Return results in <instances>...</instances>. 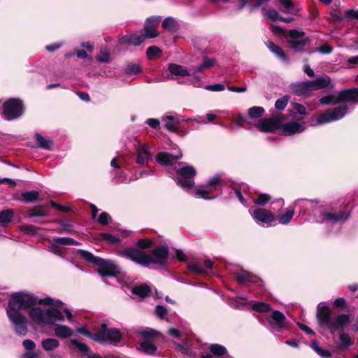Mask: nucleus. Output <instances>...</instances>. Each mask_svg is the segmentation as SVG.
<instances>
[{
    "label": "nucleus",
    "instance_id": "f257e3e1",
    "mask_svg": "<svg viewBox=\"0 0 358 358\" xmlns=\"http://www.w3.org/2000/svg\"><path fill=\"white\" fill-rule=\"evenodd\" d=\"M53 301L54 300L50 297L38 299L33 295L23 292L13 293L8 302L6 313L10 321L13 325L15 332L17 334L24 336L28 331L27 326V320L20 313L22 308H30L38 303L50 306L53 304Z\"/></svg>",
    "mask_w": 358,
    "mask_h": 358
},
{
    "label": "nucleus",
    "instance_id": "f03ea898",
    "mask_svg": "<svg viewBox=\"0 0 358 358\" xmlns=\"http://www.w3.org/2000/svg\"><path fill=\"white\" fill-rule=\"evenodd\" d=\"M316 316L320 327L329 330L331 334L339 332L338 345L341 350H346L354 344V338L343 331L344 327L350 322V315L341 313L334 317L332 310L325 303L321 302L317 305Z\"/></svg>",
    "mask_w": 358,
    "mask_h": 358
},
{
    "label": "nucleus",
    "instance_id": "7ed1b4c3",
    "mask_svg": "<svg viewBox=\"0 0 358 358\" xmlns=\"http://www.w3.org/2000/svg\"><path fill=\"white\" fill-rule=\"evenodd\" d=\"M119 255L145 267L152 264L165 266L169 257V248L167 246L160 245L148 254L135 248L127 247L120 250Z\"/></svg>",
    "mask_w": 358,
    "mask_h": 358
},
{
    "label": "nucleus",
    "instance_id": "20e7f679",
    "mask_svg": "<svg viewBox=\"0 0 358 358\" xmlns=\"http://www.w3.org/2000/svg\"><path fill=\"white\" fill-rule=\"evenodd\" d=\"M181 156V154L174 156L169 153L162 152L158 153L156 159L158 163L163 166H174V169L183 178V179H178L177 184L185 189H189L194 185L192 178L195 176L196 171L192 166H183L182 162H178Z\"/></svg>",
    "mask_w": 358,
    "mask_h": 358
},
{
    "label": "nucleus",
    "instance_id": "39448f33",
    "mask_svg": "<svg viewBox=\"0 0 358 358\" xmlns=\"http://www.w3.org/2000/svg\"><path fill=\"white\" fill-rule=\"evenodd\" d=\"M78 254L87 262L96 265L97 272L101 276H117L120 273L118 266L111 260L94 256L92 253L84 250H79Z\"/></svg>",
    "mask_w": 358,
    "mask_h": 358
},
{
    "label": "nucleus",
    "instance_id": "423d86ee",
    "mask_svg": "<svg viewBox=\"0 0 358 358\" xmlns=\"http://www.w3.org/2000/svg\"><path fill=\"white\" fill-rule=\"evenodd\" d=\"M357 101H358V88L341 90L337 95L329 94L320 99V103L322 105H336L339 103Z\"/></svg>",
    "mask_w": 358,
    "mask_h": 358
},
{
    "label": "nucleus",
    "instance_id": "0eeeda50",
    "mask_svg": "<svg viewBox=\"0 0 358 358\" xmlns=\"http://www.w3.org/2000/svg\"><path fill=\"white\" fill-rule=\"evenodd\" d=\"M24 110V106L21 100L10 99L3 103L1 115L5 120L10 121L20 117Z\"/></svg>",
    "mask_w": 358,
    "mask_h": 358
},
{
    "label": "nucleus",
    "instance_id": "6e6552de",
    "mask_svg": "<svg viewBox=\"0 0 358 358\" xmlns=\"http://www.w3.org/2000/svg\"><path fill=\"white\" fill-rule=\"evenodd\" d=\"M95 337V341L100 343L117 345L121 340L122 334L118 329L108 328L106 324H102Z\"/></svg>",
    "mask_w": 358,
    "mask_h": 358
},
{
    "label": "nucleus",
    "instance_id": "1a4fd4ad",
    "mask_svg": "<svg viewBox=\"0 0 358 358\" xmlns=\"http://www.w3.org/2000/svg\"><path fill=\"white\" fill-rule=\"evenodd\" d=\"M345 103V102L343 103V104L338 107L327 110L324 113H321L317 118V124H326L343 118L348 110V108Z\"/></svg>",
    "mask_w": 358,
    "mask_h": 358
},
{
    "label": "nucleus",
    "instance_id": "9d476101",
    "mask_svg": "<svg viewBox=\"0 0 358 358\" xmlns=\"http://www.w3.org/2000/svg\"><path fill=\"white\" fill-rule=\"evenodd\" d=\"M221 176L219 174L214 176L210 178L206 187L203 188H199L195 191V196L197 198H203L205 199H212L214 197H206V194H211L214 190L217 189V187L220 186Z\"/></svg>",
    "mask_w": 358,
    "mask_h": 358
},
{
    "label": "nucleus",
    "instance_id": "9b49d317",
    "mask_svg": "<svg viewBox=\"0 0 358 358\" xmlns=\"http://www.w3.org/2000/svg\"><path fill=\"white\" fill-rule=\"evenodd\" d=\"M162 17L160 16H152L146 20L142 31L148 38H153L158 36L159 33L157 27L159 26Z\"/></svg>",
    "mask_w": 358,
    "mask_h": 358
},
{
    "label": "nucleus",
    "instance_id": "f8f14e48",
    "mask_svg": "<svg viewBox=\"0 0 358 358\" xmlns=\"http://www.w3.org/2000/svg\"><path fill=\"white\" fill-rule=\"evenodd\" d=\"M289 36L288 43L290 47L296 51L301 50L308 42L307 39L302 38L304 36V32L303 31L292 29L289 31Z\"/></svg>",
    "mask_w": 358,
    "mask_h": 358
},
{
    "label": "nucleus",
    "instance_id": "ddd939ff",
    "mask_svg": "<svg viewBox=\"0 0 358 358\" xmlns=\"http://www.w3.org/2000/svg\"><path fill=\"white\" fill-rule=\"evenodd\" d=\"M280 127V122L275 117L261 119L256 124V127L262 132H272Z\"/></svg>",
    "mask_w": 358,
    "mask_h": 358
},
{
    "label": "nucleus",
    "instance_id": "4468645a",
    "mask_svg": "<svg viewBox=\"0 0 358 358\" xmlns=\"http://www.w3.org/2000/svg\"><path fill=\"white\" fill-rule=\"evenodd\" d=\"M30 318L36 324H50L49 318L48 317L47 310L45 311L41 308H30L29 312Z\"/></svg>",
    "mask_w": 358,
    "mask_h": 358
},
{
    "label": "nucleus",
    "instance_id": "2eb2a0df",
    "mask_svg": "<svg viewBox=\"0 0 358 358\" xmlns=\"http://www.w3.org/2000/svg\"><path fill=\"white\" fill-rule=\"evenodd\" d=\"M306 129V123L289 122L282 126V133L285 136H291L295 134L301 133Z\"/></svg>",
    "mask_w": 358,
    "mask_h": 358
},
{
    "label": "nucleus",
    "instance_id": "dca6fc26",
    "mask_svg": "<svg viewBox=\"0 0 358 358\" xmlns=\"http://www.w3.org/2000/svg\"><path fill=\"white\" fill-rule=\"evenodd\" d=\"M289 88L297 96H308L312 92L309 80L292 83Z\"/></svg>",
    "mask_w": 358,
    "mask_h": 358
},
{
    "label": "nucleus",
    "instance_id": "f3484780",
    "mask_svg": "<svg viewBox=\"0 0 358 358\" xmlns=\"http://www.w3.org/2000/svg\"><path fill=\"white\" fill-rule=\"evenodd\" d=\"M350 215L345 211H339L335 213H323L321 215V222H327L336 223L338 222L345 221L348 219Z\"/></svg>",
    "mask_w": 358,
    "mask_h": 358
},
{
    "label": "nucleus",
    "instance_id": "a211bd4d",
    "mask_svg": "<svg viewBox=\"0 0 358 358\" xmlns=\"http://www.w3.org/2000/svg\"><path fill=\"white\" fill-rule=\"evenodd\" d=\"M252 217L255 220L258 222H261L263 224H269L274 221L275 216L268 210L259 208L254 211Z\"/></svg>",
    "mask_w": 358,
    "mask_h": 358
},
{
    "label": "nucleus",
    "instance_id": "6ab92c4d",
    "mask_svg": "<svg viewBox=\"0 0 358 358\" xmlns=\"http://www.w3.org/2000/svg\"><path fill=\"white\" fill-rule=\"evenodd\" d=\"M236 279L241 285L257 283L260 280L257 275L244 270L236 274Z\"/></svg>",
    "mask_w": 358,
    "mask_h": 358
},
{
    "label": "nucleus",
    "instance_id": "aec40b11",
    "mask_svg": "<svg viewBox=\"0 0 358 358\" xmlns=\"http://www.w3.org/2000/svg\"><path fill=\"white\" fill-rule=\"evenodd\" d=\"M185 121L184 119L175 118L172 115H167L162 118L164 127L169 131L176 132L181 122Z\"/></svg>",
    "mask_w": 358,
    "mask_h": 358
},
{
    "label": "nucleus",
    "instance_id": "412c9836",
    "mask_svg": "<svg viewBox=\"0 0 358 358\" xmlns=\"http://www.w3.org/2000/svg\"><path fill=\"white\" fill-rule=\"evenodd\" d=\"M287 319L284 314L278 310H274L271 314V320L270 323L280 329L286 326Z\"/></svg>",
    "mask_w": 358,
    "mask_h": 358
},
{
    "label": "nucleus",
    "instance_id": "4be33fe9",
    "mask_svg": "<svg viewBox=\"0 0 358 358\" xmlns=\"http://www.w3.org/2000/svg\"><path fill=\"white\" fill-rule=\"evenodd\" d=\"M311 91L324 89L331 84L329 77H319L315 80H309Z\"/></svg>",
    "mask_w": 358,
    "mask_h": 358
},
{
    "label": "nucleus",
    "instance_id": "5701e85b",
    "mask_svg": "<svg viewBox=\"0 0 358 358\" xmlns=\"http://www.w3.org/2000/svg\"><path fill=\"white\" fill-rule=\"evenodd\" d=\"M151 157L150 152H149V146L147 145H143L140 146L137 150V159L136 162L140 165H144L148 162Z\"/></svg>",
    "mask_w": 358,
    "mask_h": 358
},
{
    "label": "nucleus",
    "instance_id": "b1692460",
    "mask_svg": "<svg viewBox=\"0 0 358 358\" xmlns=\"http://www.w3.org/2000/svg\"><path fill=\"white\" fill-rule=\"evenodd\" d=\"M168 70L171 74L175 76L185 77L192 75L186 67L176 64H170L168 66Z\"/></svg>",
    "mask_w": 358,
    "mask_h": 358
},
{
    "label": "nucleus",
    "instance_id": "393cba45",
    "mask_svg": "<svg viewBox=\"0 0 358 358\" xmlns=\"http://www.w3.org/2000/svg\"><path fill=\"white\" fill-rule=\"evenodd\" d=\"M215 62L216 60L215 59L203 57V62L192 70V75L197 73H202L206 69L212 68L215 65Z\"/></svg>",
    "mask_w": 358,
    "mask_h": 358
},
{
    "label": "nucleus",
    "instance_id": "a878e982",
    "mask_svg": "<svg viewBox=\"0 0 358 358\" xmlns=\"http://www.w3.org/2000/svg\"><path fill=\"white\" fill-rule=\"evenodd\" d=\"M73 331L67 326L57 324L55 327V334L62 338H66L71 336Z\"/></svg>",
    "mask_w": 358,
    "mask_h": 358
},
{
    "label": "nucleus",
    "instance_id": "bb28decb",
    "mask_svg": "<svg viewBox=\"0 0 358 358\" xmlns=\"http://www.w3.org/2000/svg\"><path fill=\"white\" fill-rule=\"evenodd\" d=\"M48 317L49 318L50 324H53L56 321H63L64 317L62 313L55 308H50L47 310Z\"/></svg>",
    "mask_w": 358,
    "mask_h": 358
},
{
    "label": "nucleus",
    "instance_id": "cd10ccee",
    "mask_svg": "<svg viewBox=\"0 0 358 358\" xmlns=\"http://www.w3.org/2000/svg\"><path fill=\"white\" fill-rule=\"evenodd\" d=\"M35 139L38 143V147L46 150H50L53 145L52 141L48 138L43 136L39 133L35 134Z\"/></svg>",
    "mask_w": 358,
    "mask_h": 358
},
{
    "label": "nucleus",
    "instance_id": "c85d7f7f",
    "mask_svg": "<svg viewBox=\"0 0 358 358\" xmlns=\"http://www.w3.org/2000/svg\"><path fill=\"white\" fill-rule=\"evenodd\" d=\"M14 216V211L12 209H5L0 211V225L6 227L10 223Z\"/></svg>",
    "mask_w": 358,
    "mask_h": 358
},
{
    "label": "nucleus",
    "instance_id": "c756f323",
    "mask_svg": "<svg viewBox=\"0 0 358 358\" xmlns=\"http://www.w3.org/2000/svg\"><path fill=\"white\" fill-rule=\"evenodd\" d=\"M131 292L133 294L144 298L150 295L151 289L148 285L144 284L133 287Z\"/></svg>",
    "mask_w": 358,
    "mask_h": 358
},
{
    "label": "nucleus",
    "instance_id": "7c9ffc66",
    "mask_svg": "<svg viewBox=\"0 0 358 358\" xmlns=\"http://www.w3.org/2000/svg\"><path fill=\"white\" fill-rule=\"evenodd\" d=\"M41 345L45 351H52L59 347V342L55 338H46L42 341Z\"/></svg>",
    "mask_w": 358,
    "mask_h": 358
},
{
    "label": "nucleus",
    "instance_id": "2f4dec72",
    "mask_svg": "<svg viewBox=\"0 0 358 358\" xmlns=\"http://www.w3.org/2000/svg\"><path fill=\"white\" fill-rule=\"evenodd\" d=\"M52 242L59 245H77L79 244L77 241L69 237H56L52 238Z\"/></svg>",
    "mask_w": 358,
    "mask_h": 358
},
{
    "label": "nucleus",
    "instance_id": "473e14b6",
    "mask_svg": "<svg viewBox=\"0 0 358 358\" xmlns=\"http://www.w3.org/2000/svg\"><path fill=\"white\" fill-rule=\"evenodd\" d=\"M21 197L26 203H34L38 199L39 193L35 190L25 192L21 194Z\"/></svg>",
    "mask_w": 358,
    "mask_h": 358
},
{
    "label": "nucleus",
    "instance_id": "72a5a7b5",
    "mask_svg": "<svg viewBox=\"0 0 358 358\" xmlns=\"http://www.w3.org/2000/svg\"><path fill=\"white\" fill-rule=\"evenodd\" d=\"M294 215V210L292 208H287L286 212L278 216V220L280 224H287L289 223Z\"/></svg>",
    "mask_w": 358,
    "mask_h": 358
},
{
    "label": "nucleus",
    "instance_id": "f704fd0d",
    "mask_svg": "<svg viewBox=\"0 0 358 358\" xmlns=\"http://www.w3.org/2000/svg\"><path fill=\"white\" fill-rule=\"evenodd\" d=\"M310 347L318 355L322 358H329L331 357V353L329 350L319 347L315 341H313L310 343Z\"/></svg>",
    "mask_w": 358,
    "mask_h": 358
},
{
    "label": "nucleus",
    "instance_id": "c9c22d12",
    "mask_svg": "<svg viewBox=\"0 0 358 358\" xmlns=\"http://www.w3.org/2000/svg\"><path fill=\"white\" fill-rule=\"evenodd\" d=\"M162 27L164 29L174 32L177 30L178 24L175 19L173 17H166L162 22Z\"/></svg>",
    "mask_w": 358,
    "mask_h": 358
},
{
    "label": "nucleus",
    "instance_id": "e433bc0d",
    "mask_svg": "<svg viewBox=\"0 0 358 358\" xmlns=\"http://www.w3.org/2000/svg\"><path fill=\"white\" fill-rule=\"evenodd\" d=\"M140 348L141 350L150 355L155 354L157 351L156 345L148 341L141 342L140 343Z\"/></svg>",
    "mask_w": 358,
    "mask_h": 358
},
{
    "label": "nucleus",
    "instance_id": "4c0bfd02",
    "mask_svg": "<svg viewBox=\"0 0 358 358\" xmlns=\"http://www.w3.org/2000/svg\"><path fill=\"white\" fill-rule=\"evenodd\" d=\"M271 309L268 303L264 302H256L252 305V310L259 313H267Z\"/></svg>",
    "mask_w": 358,
    "mask_h": 358
},
{
    "label": "nucleus",
    "instance_id": "58836bf2",
    "mask_svg": "<svg viewBox=\"0 0 358 358\" xmlns=\"http://www.w3.org/2000/svg\"><path fill=\"white\" fill-rule=\"evenodd\" d=\"M265 110L260 106H253L248 109V115L251 118H258L262 117Z\"/></svg>",
    "mask_w": 358,
    "mask_h": 358
},
{
    "label": "nucleus",
    "instance_id": "ea45409f",
    "mask_svg": "<svg viewBox=\"0 0 358 358\" xmlns=\"http://www.w3.org/2000/svg\"><path fill=\"white\" fill-rule=\"evenodd\" d=\"M210 352L216 356H222L227 353V349L219 344H212L210 346Z\"/></svg>",
    "mask_w": 358,
    "mask_h": 358
},
{
    "label": "nucleus",
    "instance_id": "a19ab883",
    "mask_svg": "<svg viewBox=\"0 0 358 358\" xmlns=\"http://www.w3.org/2000/svg\"><path fill=\"white\" fill-rule=\"evenodd\" d=\"M20 230L27 235L34 236L37 234L38 228L31 224H23L20 226Z\"/></svg>",
    "mask_w": 358,
    "mask_h": 358
},
{
    "label": "nucleus",
    "instance_id": "79ce46f5",
    "mask_svg": "<svg viewBox=\"0 0 358 358\" xmlns=\"http://www.w3.org/2000/svg\"><path fill=\"white\" fill-rule=\"evenodd\" d=\"M146 54L149 59H152L159 57L162 54V50L157 46L152 45L147 49Z\"/></svg>",
    "mask_w": 358,
    "mask_h": 358
},
{
    "label": "nucleus",
    "instance_id": "37998d69",
    "mask_svg": "<svg viewBox=\"0 0 358 358\" xmlns=\"http://www.w3.org/2000/svg\"><path fill=\"white\" fill-rule=\"evenodd\" d=\"M263 12L264 15L267 17L268 19L271 21L276 22L280 21V17L278 11L274 9L265 10L263 9Z\"/></svg>",
    "mask_w": 358,
    "mask_h": 358
},
{
    "label": "nucleus",
    "instance_id": "c03bdc74",
    "mask_svg": "<svg viewBox=\"0 0 358 358\" xmlns=\"http://www.w3.org/2000/svg\"><path fill=\"white\" fill-rule=\"evenodd\" d=\"M71 344L80 352L87 353L90 350L88 346L77 339H71Z\"/></svg>",
    "mask_w": 358,
    "mask_h": 358
},
{
    "label": "nucleus",
    "instance_id": "a18cd8bd",
    "mask_svg": "<svg viewBox=\"0 0 358 358\" xmlns=\"http://www.w3.org/2000/svg\"><path fill=\"white\" fill-rule=\"evenodd\" d=\"M289 99V96L288 95L283 96L280 99H277L275 103V108L280 110L285 109L288 103Z\"/></svg>",
    "mask_w": 358,
    "mask_h": 358
},
{
    "label": "nucleus",
    "instance_id": "49530a36",
    "mask_svg": "<svg viewBox=\"0 0 358 358\" xmlns=\"http://www.w3.org/2000/svg\"><path fill=\"white\" fill-rule=\"evenodd\" d=\"M96 60L102 63H108L110 62V52L106 49H101L96 57Z\"/></svg>",
    "mask_w": 358,
    "mask_h": 358
},
{
    "label": "nucleus",
    "instance_id": "de8ad7c7",
    "mask_svg": "<svg viewBox=\"0 0 358 358\" xmlns=\"http://www.w3.org/2000/svg\"><path fill=\"white\" fill-rule=\"evenodd\" d=\"M146 38H148L144 33L141 31V34H131V44L134 45H139L141 44Z\"/></svg>",
    "mask_w": 358,
    "mask_h": 358
},
{
    "label": "nucleus",
    "instance_id": "09e8293b",
    "mask_svg": "<svg viewBox=\"0 0 358 358\" xmlns=\"http://www.w3.org/2000/svg\"><path fill=\"white\" fill-rule=\"evenodd\" d=\"M48 215V212L41 208H35L34 209L31 210L30 213L29 214V217H46Z\"/></svg>",
    "mask_w": 358,
    "mask_h": 358
},
{
    "label": "nucleus",
    "instance_id": "8fccbe9b",
    "mask_svg": "<svg viewBox=\"0 0 358 358\" xmlns=\"http://www.w3.org/2000/svg\"><path fill=\"white\" fill-rule=\"evenodd\" d=\"M271 199V196L268 194H259L258 199L255 201V203L259 206H264Z\"/></svg>",
    "mask_w": 358,
    "mask_h": 358
},
{
    "label": "nucleus",
    "instance_id": "3c124183",
    "mask_svg": "<svg viewBox=\"0 0 358 358\" xmlns=\"http://www.w3.org/2000/svg\"><path fill=\"white\" fill-rule=\"evenodd\" d=\"M141 71L140 66L136 64H129L125 69L127 74H138Z\"/></svg>",
    "mask_w": 358,
    "mask_h": 358
},
{
    "label": "nucleus",
    "instance_id": "603ef678",
    "mask_svg": "<svg viewBox=\"0 0 358 358\" xmlns=\"http://www.w3.org/2000/svg\"><path fill=\"white\" fill-rule=\"evenodd\" d=\"M188 267L189 271L192 272L204 275L207 274V271L204 268H201L197 263L189 264Z\"/></svg>",
    "mask_w": 358,
    "mask_h": 358
},
{
    "label": "nucleus",
    "instance_id": "864d4df0",
    "mask_svg": "<svg viewBox=\"0 0 358 358\" xmlns=\"http://www.w3.org/2000/svg\"><path fill=\"white\" fill-rule=\"evenodd\" d=\"M97 221L101 225H106L111 221V217L108 213L103 212L100 214Z\"/></svg>",
    "mask_w": 358,
    "mask_h": 358
},
{
    "label": "nucleus",
    "instance_id": "5fc2aeb1",
    "mask_svg": "<svg viewBox=\"0 0 358 358\" xmlns=\"http://www.w3.org/2000/svg\"><path fill=\"white\" fill-rule=\"evenodd\" d=\"M101 236L103 240L107 241L109 243L114 244V243H118L120 241V240L117 237L113 236L111 234H109L103 233V234H101Z\"/></svg>",
    "mask_w": 358,
    "mask_h": 358
},
{
    "label": "nucleus",
    "instance_id": "6e6d98bb",
    "mask_svg": "<svg viewBox=\"0 0 358 358\" xmlns=\"http://www.w3.org/2000/svg\"><path fill=\"white\" fill-rule=\"evenodd\" d=\"M155 314L160 319H164L167 314V310L166 308L161 305H157L155 308Z\"/></svg>",
    "mask_w": 358,
    "mask_h": 358
},
{
    "label": "nucleus",
    "instance_id": "4d7b16f0",
    "mask_svg": "<svg viewBox=\"0 0 358 358\" xmlns=\"http://www.w3.org/2000/svg\"><path fill=\"white\" fill-rule=\"evenodd\" d=\"M152 243L150 239H140L137 241L136 245L141 249L149 248Z\"/></svg>",
    "mask_w": 358,
    "mask_h": 358
},
{
    "label": "nucleus",
    "instance_id": "13d9d810",
    "mask_svg": "<svg viewBox=\"0 0 358 358\" xmlns=\"http://www.w3.org/2000/svg\"><path fill=\"white\" fill-rule=\"evenodd\" d=\"M205 89L213 92H220L224 90V85L221 83L208 85H206Z\"/></svg>",
    "mask_w": 358,
    "mask_h": 358
},
{
    "label": "nucleus",
    "instance_id": "bf43d9fd",
    "mask_svg": "<svg viewBox=\"0 0 358 358\" xmlns=\"http://www.w3.org/2000/svg\"><path fill=\"white\" fill-rule=\"evenodd\" d=\"M345 16L348 20L356 19L358 20V10L350 9L345 11Z\"/></svg>",
    "mask_w": 358,
    "mask_h": 358
},
{
    "label": "nucleus",
    "instance_id": "052dcab7",
    "mask_svg": "<svg viewBox=\"0 0 358 358\" xmlns=\"http://www.w3.org/2000/svg\"><path fill=\"white\" fill-rule=\"evenodd\" d=\"M78 332H79L80 334H82L86 336H87L88 338H91L92 340L94 341H95V338H96V333L95 334H92L90 331H89L87 329H86L85 327H80V328H78Z\"/></svg>",
    "mask_w": 358,
    "mask_h": 358
},
{
    "label": "nucleus",
    "instance_id": "680f3d73",
    "mask_svg": "<svg viewBox=\"0 0 358 358\" xmlns=\"http://www.w3.org/2000/svg\"><path fill=\"white\" fill-rule=\"evenodd\" d=\"M141 334L145 338H151L157 336L159 332L153 329H146L141 331Z\"/></svg>",
    "mask_w": 358,
    "mask_h": 358
},
{
    "label": "nucleus",
    "instance_id": "e2e57ef3",
    "mask_svg": "<svg viewBox=\"0 0 358 358\" xmlns=\"http://www.w3.org/2000/svg\"><path fill=\"white\" fill-rule=\"evenodd\" d=\"M293 108H294V110L299 114L306 115V108L303 105L298 103H294Z\"/></svg>",
    "mask_w": 358,
    "mask_h": 358
},
{
    "label": "nucleus",
    "instance_id": "0e129e2a",
    "mask_svg": "<svg viewBox=\"0 0 358 358\" xmlns=\"http://www.w3.org/2000/svg\"><path fill=\"white\" fill-rule=\"evenodd\" d=\"M50 205L52 208H54L57 210H59L60 211H62V212H69L71 210V208L69 207L63 206L59 203H57L56 202H55L53 201H50Z\"/></svg>",
    "mask_w": 358,
    "mask_h": 358
},
{
    "label": "nucleus",
    "instance_id": "69168bd1",
    "mask_svg": "<svg viewBox=\"0 0 358 358\" xmlns=\"http://www.w3.org/2000/svg\"><path fill=\"white\" fill-rule=\"evenodd\" d=\"M145 123L153 129H157L159 126V120L155 118H148Z\"/></svg>",
    "mask_w": 358,
    "mask_h": 358
},
{
    "label": "nucleus",
    "instance_id": "338daca9",
    "mask_svg": "<svg viewBox=\"0 0 358 358\" xmlns=\"http://www.w3.org/2000/svg\"><path fill=\"white\" fill-rule=\"evenodd\" d=\"M22 345L25 349L29 350H34L36 346L34 342L30 339L24 340L22 343Z\"/></svg>",
    "mask_w": 358,
    "mask_h": 358
},
{
    "label": "nucleus",
    "instance_id": "774afa93",
    "mask_svg": "<svg viewBox=\"0 0 358 358\" xmlns=\"http://www.w3.org/2000/svg\"><path fill=\"white\" fill-rule=\"evenodd\" d=\"M280 59L283 61L285 63L289 62V59L286 54L284 52L282 49L280 48L279 51H277L275 54Z\"/></svg>",
    "mask_w": 358,
    "mask_h": 358
}]
</instances>
